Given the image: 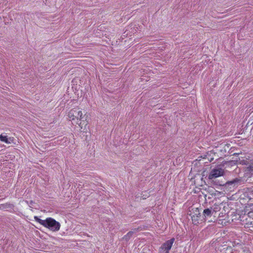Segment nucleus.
<instances>
[{
  "mask_svg": "<svg viewBox=\"0 0 253 253\" xmlns=\"http://www.w3.org/2000/svg\"><path fill=\"white\" fill-rule=\"evenodd\" d=\"M212 214V213L211 209H206L204 210L203 215L205 218L208 217H211Z\"/></svg>",
  "mask_w": 253,
  "mask_h": 253,
  "instance_id": "nucleus-7",
  "label": "nucleus"
},
{
  "mask_svg": "<svg viewBox=\"0 0 253 253\" xmlns=\"http://www.w3.org/2000/svg\"><path fill=\"white\" fill-rule=\"evenodd\" d=\"M70 121H76V123L81 129H85L88 125L87 116L83 114L82 110L79 107H75L69 111L68 114Z\"/></svg>",
  "mask_w": 253,
  "mask_h": 253,
  "instance_id": "nucleus-1",
  "label": "nucleus"
},
{
  "mask_svg": "<svg viewBox=\"0 0 253 253\" xmlns=\"http://www.w3.org/2000/svg\"><path fill=\"white\" fill-rule=\"evenodd\" d=\"M34 219L41 225L52 232L58 231L60 229V223L52 217H47L45 219L42 220L38 216H35Z\"/></svg>",
  "mask_w": 253,
  "mask_h": 253,
  "instance_id": "nucleus-2",
  "label": "nucleus"
},
{
  "mask_svg": "<svg viewBox=\"0 0 253 253\" xmlns=\"http://www.w3.org/2000/svg\"><path fill=\"white\" fill-rule=\"evenodd\" d=\"M132 234H133V232H129L127 234V235H126V237H127V236H128V237H129L130 236H131L132 235Z\"/></svg>",
  "mask_w": 253,
  "mask_h": 253,
  "instance_id": "nucleus-10",
  "label": "nucleus"
},
{
  "mask_svg": "<svg viewBox=\"0 0 253 253\" xmlns=\"http://www.w3.org/2000/svg\"><path fill=\"white\" fill-rule=\"evenodd\" d=\"M248 170L250 171L251 173L253 172V165H251L248 167Z\"/></svg>",
  "mask_w": 253,
  "mask_h": 253,
  "instance_id": "nucleus-8",
  "label": "nucleus"
},
{
  "mask_svg": "<svg viewBox=\"0 0 253 253\" xmlns=\"http://www.w3.org/2000/svg\"><path fill=\"white\" fill-rule=\"evenodd\" d=\"M0 140L2 142H4L6 144L14 143V137H7V136L3 135L2 134L0 135Z\"/></svg>",
  "mask_w": 253,
  "mask_h": 253,
  "instance_id": "nucleus-6",
  "label": "nucleus"
},
{
  "mask_svg": "<svg viewBox=\"0 0 253 253\" xmlns=\"http://www.w3.org/2000/svg\"><path fill=\"white\" fill-rule=\"evenodd\" d=\"M0 209H1V206H0Z\"/></svg>",
  "mask_w": 253,
  "mask_h": 253,
  "instance_id": "nucleus-11",
  "label": "nucleus"
},
{
  "mask_svg": "<svg viewBox=\"0 0 253 253\" xmlns=\"http://www.w3.org/2000/svg\"><path fill=\"white\" fill-rule=\"evenodd\" d=\"M194 214L191 216L192 222L194 224L197 225L199 223L200 212L198 208L193 209Z\"/></svg>",
  "mask_w": 253,
  "mask_h": 253,
  "instance_id": "nucleus-5",
  "label": "nucleus"
},
{
  "mask_svg": "<svg viewBox=\"0 0 253 253\" xmlns=\"http://www.w3.org/2000/svg\"><path fill=\"white\" fill-rule=\"evenodd\" d=\"M238 181L239 180L237 179H234V180H233L232 181H230L228 182L227 184L231 185V184H234L235 183H236V182H238Z\"/></svg>",
  "mask_w": 253,
  "mask_h": 253,
  "instance_id": "nucleus-9",
  "label": "nucleus"
},
{
  "mask_svg": "<svg viewBox=\"0 0 253 253\" xmlns=\"http://www.w3.org/2000/svg\"><path fill=\"white\" fill-rule=\"evenodd\" d=\"M174 240V238H172L165 242L160 248L159 253H169V251L171 249Z\"/></svg>",
  "mask_w": 253,
  "mask_h": 253,
  "instance_id": "nucleus-3",
  "label": "nucleus"
},
{
  "mask_svg": "<svg viewBox=\"0 0 253 253\" xmlns=\"http://www.w3.org/2000/svg\"><path fill=\"white\" fill-rule=\"evenodd\" d=\"M224 173V169L221 168H215L212 169L209 175L210 179L216 178L219 176L223 175Z\"/></svg>",
  "mask_w": 253,
  "mask_h": 253,
  "instance_id": "nucleus-4",
  "label": "nucleus"
}]
</instances>
